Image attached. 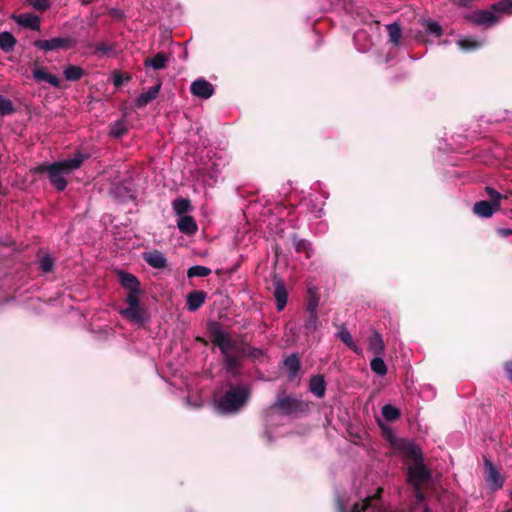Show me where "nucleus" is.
I'll return each mask as SVG.
<instances>
[{
  "label": "nucleus",
  "instance_id": "1",
  "mask_svg": "<svg viewBox=\"0 0 512 512\" xmlns=\"http://www.w3.org/2000/svg\"><path fill=\"white\" fill-rule=\"evenodd\" d=\"M207 331L211 342L217 346L222 354V363L225 370L233 376L239 375V369L242 367V361L246 356L245 342L237 345L229 333L222 330L221 323L218 321H208Z\"/></svg>",
  "mask_w": 512,
  "mask_h": 512
},
{
  "label": "nucleus",
  "instance_id": "2",
  "mask_svg": "<svg viewBox=\"0 0 512 512\" xmlns=\"http://www.w3.org/2000/svg\"><path fill=\"white\" fill-rule=\"evenodd\" d=\"M121 286L128 291L126 303L128 307L120 310V315L131 323L143 325L149 321L150 315L146 308L140 304V295L142 294L141 284L138 278L128 272H118Z\"/></svg>",
  "mask_w": 512,
  "mask_h": 512
},
{
  "label": "nucleus",
  "instance_id": "3",
  "mask_svg": "<svg viewBox=\"0 0 512 512\" xmlns=\"http://www.w3.org/2000/svg\"><path fill=\"white\" fill-rule=\"evenodd\" d=\"M83 154H76L71 159L53 162L51 164H40L34 168L36 174H46L50 184L58 191H64L67 187L66 176L80 168L85 160Z\"/></svg>",
  "mask_w": 512,
  "mask_h": 512
},
{
  "label": "nucleus",
  "instance_id": "4",
  "mask_svg": "<svg viewBox=\"0 0 512 512\" xmlns=\"http://www.w3.org/2000/svg\"><path fill=\"white\" fill-rule=\"evenodd\" d=\"M250 397L251 389L248 385L230 384L219 399L217 409L222 414H236L246 406Z\"/></svg>",
  "mask_w": 512,
  "mask_h": 512
},
{
  "label": "nucleus",
  "instance_id": "5",
  "mask_svg": "<svg viewBox=\"0 0 512 512\" xmlns=\"http://www.w3.org/2000/svg\"><path fill=\"white\" fill-rule=\"evenodd\" d=\"M271 409L277 411L283 416L298 419L309 413L310 406L306 401L298 399L292 395H287L283 392L282 394L277 395Z\"/></svg>",
  "mask_w": 512,
  "mask_h": 512
},
{
  "label": "nucleus",
  "instance_id": "6",
  "mask_svg": "<svg viewBox=\"0 0 512 512\" xmlns=\"http://www.w3.org/2000/svg\"><path fill=\"white\" fill-rule=\"evenodd\" d=\"M431 479V473L423 462H417L408 468V482L416 490H419L422 484H426Z\"/></svg>",
  "mask_w": 512,
  "mask_h": 512
},
{
  "label": "nucleus",
  "instance_id": "7",
  "mask_svg": "<svg viewBox=\"0 0 512 512\" xmlns=\"http://www.w3.org/2000/svg\"><path fill=\"white\" fill-rule=\"evenodd\" d=\"M465 19L475 26L490 28L498 22L499 16L492 9L475 10L465 15Z\"/></svg>",
  "mask_w": 512,
  "mask_h": 512
},
{
  "label": "nucleus",
  "instance_id": "8",
  "mask_svg": "<svg viewBox=\"0 0 512 512\" xmlns=\"http://www.w3.org/2000/svg\"><path fill=\"white\" fill-rule=\"evenodd\" d=\"M33 45L44 51L67 50L73 48L76 45V41L71 37H56L49 40H35Z\"/></svg>",
  "mask_w": 512,
  "mask_h": 512
},
{
  "label": "nucleus",
  "instance_id": "9",
  "mask_svg": "<svg viewBox=\"0 0 512 512\" xmlns=\"http://www.w3.org/2000/svg\"><path fill=\"white\" fill-rule=\"evenodd\" d=\"M273 296L276 300V307L278 311L284 310L288 300V291L284 281L277 275L273 277Z\"/></svg>",
  "mask_w": 512,
  "mask_h": 512
},
{
  "label": "nucleus",
  "instance_id": "10",
  "mask_svg": "<svg viewBox=\"0 0 512 512\" xmlns=\"http://www.w3.org/2000/svg\"><path fill=\"white\" fill-rule=\"evenodd\" d=\"M485 471H486V481L488 482L489 486L492 490H499L503 487L504 484V478L503 476L497 471L495 466L491 461H489L487 458H485Z\"/></svg>",
  "mask_w": 512,
  "mask_h": 512
},
{
  "label": "nucleus",
  "instance_id": "11",
  "mask_svg": "<svg viewBox=\"0 0 512 512\" xmlns=\"http://www.w3.org/2000/svg\"><path fill=\"white\" fill-rule=\"evenodd\" d=\"M383 491L382 487H378L373 495L367 496L361 503H355L352 506V512H365L369 508L379 509L380 506L377 503L381 500Z\"/></svg>",
  "mask_w": 512,
  "mask_h": 512
},
{
  "label": "nucleus",
  "instance_id": "12",
  "mask_svg": "<svg viewBox=\"0 0 512 512\" xmlns=\"http://www.w3.org/2000/svg\"><path fill=\"white\" fill-rule=\"evenodd\" d=\"M190 91L194 96L208 99L214 94V86L205 79H197L192 82Z\"/></svg>",
  "mask_w": 512,
  "mask_h": 512
},
{
  "label": "nucleus",
  "instance_id": "13",
  "mask_svg": "<svg viewBox=\"0 0 512 512\" xmlns=\"http://www.w3.org/2000/svg\"><path fill=\"white\" fill-rule=\"evenodd\" d=\"M207 298V293L203 290H193L186 297V306L190 312H195L202 307Z\"/></svg>",
  "mask_w": 512,
  "mask_h": 512
},
{
  "label": "nucleus",
  "instance_id": "14",
  "mask_svg": "<svg viewBox=\"0 0 512 512\" xmlns=\"http://www.w3.org/2000/svg\"><path fill=\"white\" fill-rule=\"evenodd\" d=\"M161 86L162 82L161 80H158L157 83L153 87H150L147 92L141 93L135 99V106L137 108H143L147 106L151 101L156 99L160 92Z\"/></svg>",
  "mask_w": 512,
  "mask_h": 512
},
{
  "label": "nucleus",
  "instance_id": "15",
  "mask_svg": "<svg viewBox=\"0 0 512 512\" xmlns=\"http://www.w3.org/2000/svg\"><path fill=\"white\" fill-rule=\"evenodd\" d=\"M284 367L288 371V380H294L301 369V359L298 354L293 353L284 359Z\"/></svg>",
  "mask_w": 512,
  "mask_h": 512
},
{
  "label": "nucleus",
  "instance_id": "16",
  "mask_svg": "<svg viewBox=\"0 0 512 512\" xmlns=\"http://www.w3.org/2000/svg\"><path fill=\"white\" fill-rule=\"evenodd\" d=\"M177 227L181 233L187 236L194 235L198 230L197 222L190 215L180 216L177 220Z\"/></svg>",
  "mask_w": 512,
  "mask_h": 512
},
{
  "label": "nucleus",
  "instance_id": "17",
  "mask_svg": "<svg viewBox=\"0 0 512 512\" xmlns=\"http://www.w3.org/2000/svg\"><path fill=\"white\" fill-rule=\"evenodd\" d=\"M33 77L37 82H46L55 88H59L61 84L60 79L56 75L47 72L41 67H35L33 69Z\"/></svg>",
  "mask_w": 512,
  "mask_h": 512
},
{
  "label": "nucleus",
  "instance_id": "18",
  "mask_svg": "<svg viewBox=\"0 0 512 512\" xmlns=\"http://www.w3.org/2000/svg\"><path fill=\"white\" fill-rule=\"evenodd\" d=\"M143 259L153 268L164 269L167 267L166 257L158 250L144 253Z\"/></svg>",
  "mask_w": 512,
  "mask_h": 512
},
{
  "label": "nucleus",
  "instance_id": "19",
  "mask_svg": "<svg viewBox=\"0 0 512 512\" xmlns=\"http://www.w3.org/2000/svg\"><path fill=\"white\" fill-rule=\"evenodd\" d=\"M500 208L487 200H481L474 204L473 213L479 217L489 218Z\"/></svg>",
  "mask_w": 512,
  "mask_h": 512
},
{
  "label": "nucleus",
  "instance_id": "20",
  "mask_svg": "<svg viewBox=\"0 0 512 512\" xmlns=\"http://www.w3.org/2000/svg\"><path fill=\"white\" fill-rule=\"evenodd\" d=\"M368 349L376 356H381L385 351V344L379 332L373 330L368 338Z\"/></svg>",
  "mask_w": 512,
  "mask_h": 512
},
{
  "label": "nucleus",
  "instance_id": "21",
  "mask_svg": "<svg viewBox=\"0 0 512 512\" xmlns=\"http://www.w3.org/2000/svg\"><path fill=\"white\" fill-rule=\"evenodd\" d=\"M309 390L317 398H322L326 391V382L324 376L321 374L313 375L309 381Z\"/></svg>",
  "mask_w": 512,
  "mask_h": 512
},
{
  "label": "nucleus",
  "instance_id": "22",
  "mask_svg": "<svg viewBox=\"0 0 512 512\" xmlns=\"http://www.w3.org/2000/svg\"><path fill=\"white\" fill-rule=\"evenodd\" d=\"M15 21L17 24L30 28L31 30L39 31L40 30V18L37 15L33 14H20L15 17Z\"/></svg>",
  "mask_w": 512,
  "mask_h": 512
},
{
  "label": "nucleus",
  "instance_id": "23",
  "mask_svg": "<svg viewBox=\"0 0 512 512\" xmlns=\"http://www.w3.org/2000/svg\"><path fill=\"white\" fill-rule=\"evenodd\" d=\"M169 58L166 53L158 52L154 57H148L144 60L145 67H152L155 70H160L166 67Z\"/></svg>",
  "mask_w": 512,
  "mask_h": 512
},
{
  "label": "nucleus",
  "instance_id": "24",
  "mask_svg": "<svg viewBox=\"0 0 512 512\" xmlns=\"http://www.w3.org/2000/svg\"><path fill=\"white\" fill-rule=\"evenodd\" d=\"M400 448L414 460V463L423 462L421 449L410 441H403Z\"/></svg>",
  "mask_w": 512,
  "mask_h": 512
},
{
  "label": "nucleus",
  "instance_id": "25",
  "mask_svg": "<svg viewBox=\"0 0 512 512\" xmlns=\"http://www.w3.org/2000/svg\"><path fill=\"white\" fill-rule=\"evenodd\" d=\"M419 23L424 28L425 33L434 35L435 37H441L443 35V29L438 22L421 18L419 19Z\"/></svg>",
  "mask_w": 512,
  "mask_h": 512
},
{
  "label": "nucleus",
  "instance_id": "26",
  "mask_svg": "<svg viewBox=\"0 0 512 512\" xmlns=\"http://www.w3.org/2000/svg\"><path fill=\"white\" fill-rule=\"evenodd\" d=\"M291 239L297 253H304L306 258L311 257L312 248L308 240L299 238L297 234H293Z\"/></svg>",
  "mask_w": 512,
  "mask_h": 512
},
{
  "label": "nucleus",
  "instance_id": "27",
  "mask_svg": "<svg viewBox=\"0 0 512 512\" xmlns=\"http://www.w3.org/2000/svg\"><path fill=\"white\" fill-rule=\"evenodd\" d=\"M172 208L175 214L179 216H184L193 209L191 201L188 198H176L172 202Z\"/></svg>",
  "mask_w": 512,
  "mask_h": 512
},
{
  "label": "nucleus",
  "instance_id": "28",
  "mask_svg": "<svg viewBox=\"0 0 512 512\" xmlns=\"http://www.w3.org/2000/svg\"><path fill=\"white\" fill-rule=\"evenodd\" d=\"M17 41L12 33L8 31L0 32V48L5 52L9 53L14 50Z\"/></svg>",
  "mask_w": 512,
  "mask_h": 512
},
{
  "label": "nucleus",
  "instance_id": "29",
  "mask_svg": "<svg viewBox=\"0 0 512 512\" xmlns=\"http://www.w3.org/2000/svg\"><path fill=\"white\" fill-rule=\"evenodd\" d=\"M320 326L317 312H306L304 329L307 334L314 333Z\"/></svg>",
  "mask_w": 512,
  "mask_h": 512
},
{
  "label": "nucleus",
  "instance_id": "30",
  "mask_svg": "<svg viewBox=\"0 0 512 512\" xmlns=\"http://www.w3.org/2000/svg\"><path fill=\"white\" fill-rule=\"evenodd\" d=\"M386 30L388 32L389 42H391L394 46H399L400 39L402 37L401 26L397 22H394L386 25Z\"/></svg>",
  "mask_w": 512,
  "mask_h": 512
},
{
  "label": "nucleus",
  "instance_id": "31",
  "mask_svg": "<svg viewBox=\"0 0 512 512\" xmlns=\"http://www.w3.org/2000/svg\"><path fill=\"white\" fill-rule=\"evenodd\" d=\"M64 77L68 81H78L85 74L84 69L76 65H68L63 71Z\"/></svg>",
  "mask_w": 512,
  "mask_h": 512
},
{
  "label": "nucleus",
  "instance_id": "32",
  "mask_svg": "<svg viewBox=\"0 0 512 512\" xmlns=\"http://www.w3.org/2000/svg\"><path fill=\"white\" fill-rule=\"evenodd\" d=\"M94 51L93 53L97 56L103 55H112L115 53L116 44L115 43H107V42H99L93 45Z\"/></svg>",
  "mask_w": 512,
  "mask_h": 512
},
{
  "label": "nucleus",
  "instance_id": "33",
  "mask_svg": "<svg viewBox=\"0 0 512 512\" xmlns=\"http://www.w3.org/2000/svg\"><path fill=\"white\" fill-rule=\"evenodd\" d=\"M320 297L314 288H308L306 312H317Z\"/></svg>",
  "mask_w": 512,
  "mask_h": 512
},
{
  "label": "nucleus",
  "instance_id": "34",
  "mask_svg": "<svg viewBox=\"0 0 512 512\" xmlns=\"http://www.w3.org/2000/svg\"><path fill=\"white\" fill-rule=\"evenodd\" d=\"M491 9L499 16L501 14H512V0H500L493 5Z\"/></svg>",
  "mask_w": 512,
  "mask_h": 512
},
{
  "label": "nucleus",
  "instance_id": "35",
  "mask_svg": "<svg viewBox=\"0 0 512 512\" xmlns=\"http://www.w3.org/2000/svg\"><path fill=\"white\" fill-rule=\"evenodd\" d=\"M458 46L463 51H473L482 47V42L471 37L458 40Z\"/></svg>",
  "mask_w": 512,
  "mask_h": 512
},
{
  "label": "nucleus",
  "instance_id": "36",
  "mask_svg": "<svg viewBox=\"0 0 512 512\" xmlns=\"http://www.w3.org/2000/svg\"><path fill=\"white\" fill-rule=\"evenodd\" d=\"M338 337L340 340L348 346L355 353H359L358 347L355 345L351 333L345 326H342L340 331L338 332Z\"/></svg>",
  "mask_w": 512,
  "mask_h": 512
},
{
  "label": "nucleus",
  "instance_id": "37",
  "mask_svg": "<svg viewBox=\"0 0 512 512\" xmlns=\"http://www.w3.org/2000/svg\"><path fill=\"white\" fill-rule=\"evenodd\" d=\"M371 370L377 375L384 376L387 374V366L381 356H376L370 362Z\"/></svg>",
  "mask_w": 512,
  "mask_h": 512
},
{
  "label": "nucleus",
  "instance_id": "38",
  "mask_svg": "<svg viewBox=\"0 0 512 512\" xmlns=\"http://www.w3.org/2000/svg\"><path fill=\"white\" fill-rule=\"evenodd\" d=\"M382 415L385 418V420L393 422L400 418L401 412L395 406L391 404H386L382 407Z\"/></svg>",
  "mask_w": 512,
  "mask_h": 512
},
{
  "label": "nucleus",
  "instance_id": "39",
  "mask_svg": "<svg viewBox=\"0 0 512 512\" xmlns=\"http://www.w3.org/2000/svg\"><path fill=\"white\" fill-rule=\"evenodd\" d=\"M211 274V269L201 265H195L187 270V277H206Z\"/></svg>",
  "mask_w": 512,
  "mask_h": 512
},
{
  "label": "nucleus",
  "instance_id": "40",
  "mask_svg": "<svg viewBox=\"0 0 512 512\" xmlns=\"http://www.w3.org/2000/svg\"><path fill=\"white\" fill-rule=\"evenodd\" d=\"M15 109L13 103L8 98L0 95V115H10L14 113Z\"/></svg>",
  "mask_w": 512,
  "mask_h": 512
},
{
  "label": "nucleus",
  "instance_id": "41",
  "mask_svg": "<svg viewBox=\"0 0 512 512\" xmlns=\"http://www.w3.org/2000/svg\"><path fill=\"white\" fill-rule=\"evenodd\" d=\"M127 131V126L123 120L116 121L111 127V135L115 138H121Z\"/></svg>",
  "mask_w": 512,
  "mask_h": 512
},
{
  "label": "nucleus",
  "instance_id": "42",
  "mask_svg": "<svg viewBox=\"0 0 512 512\" xmlns=\"http://www.w3.org/2000/svg\"><path fill=\"white\" fill-rule=\"evenodd\" d=\"M485 191L490 198L489 202L493 203L496 207L500 208V202L503 199V195L494 188L489 186L485 188Z\"/></svg>",
  "mask_w": 512,
  "mask_h": 512
},
{
  "label": "nucleus",
  "instance_id": "43",
  "mask_svg": "<svg viewBox=\"0 0 512 512\" xmlns=\"http://www.w3.org/2000/svg\"><path fill=\"white\" fill-rule=\"evenodd\" d=\"M131 78V75L128 73H121L119 71H115L113 73V84L116 88H119L124 84V82H129Z\"/></svg>",
  "mask_w": 512,
  "mask_h": 512
},
{
  "label": "nucleus",
  "instance_id": "44",
  "mask_svg": "<svg viewBox=\"0 0 512 512\" xmlns=\"http://www.w3.org/2000/svg\"><path fill=\"white\" fill-rule=\"evenodd\" d=\"M39 267H40L42 272L50 273V272L53 271L54 261H53V259L49 255H46V256L41 258V260L39 262Z\"/></svg>",
  "mask_w": 512,
  "mask_h": 512
},
{
  "label": "nucleus",
  "instance_id": "45",
  "mask_svg": "<svg viewBox=\"0 0 512 512\" xmlns=\"http://www.w3.org/2000/svg\"><path fill=\"white\" fill-rule=\"evenodd\" d=\"M26 2L40 12H45L50 8L49 0H26Z\"/></svg>",
  "mask_w": 512,
  "mask_h": 512
},
{
  "label": "nucleus",
  "instance_id": "46",
  "mask_svg": "<svg viewBox=\"0 0 512 512\" xmlns=\"http://www.w3.org/2000/svg\"><path fill=\"white\" fill-rule=\"evenodd\" d=\"M262 355H263V351L259 348H255V347L246 348L245 358L248 357L251 359H257V358H260Z\"/></svg>",
  "mask_w": 512,
  "mask_h": 512
},
{
  "label": "nucleus",
  "instance_id": "47",
  "mask_svg": "<svg viewBox=\"0 0 512 512\" xmlns=\"http://www.w3.org/2000/svg\"><path fill=\"white\" fill-rule=\"evenodd\" d=\"M508 379L512 382V360L506 361L503 365Z\"/></svg>",
  "mask_w": 512,
  "mask_h": 512
},
{
  "label": "nucleus",
  "instance_id": "48",
  "mask_svg": "<svg viewBox=\"0 0 512 512\" xmlns=\"http://www.w3.org/2000/svg\"><path fill=\"white\" fill-rule=\"evenodd\" d=\"M415 39L418 40L419 42L424 43V44L427 43V40L424 38V36H423L421 31L417 32V34L415 35Z\"/></svg>",
  "mask_w": 512,
  "mask_h": 512
},
{
  "label": "nucleus",
  "instance_id": "49",
  "mask_svg": "<svg viewBox=\"0 0 512 512\" xmlns=\"http://www.w3.org/2000/svg\"><path fill=\"white\" fill-rule=\"evenodd\" d=\"M195 340L203 345H208V341L207 339H205L204 337H201V336H197L195 338Z\"/></svg>",
  "mask_w": 512,
  "mask_h": 512
},
{
  "label": "nucleus",
  "instance_id": "50",
  "mask_svg": "<svg viewBox=\"0 0 512 512\" xmlns=\"http://www.w3.org/2000/svg\"><path fill=\"white\" fill-rule=\"evenodd\" d=\"M499 232H500L501 235H504V236H508V235L512 234V230L511 229H501Z\"/></svg>",
  "mask_w": 512,
  "mask_h": 512
},
{
  "label": "nucleus",
  "instance_id": "51",
  "mask_svg": "<svg viewBox=\"0 0 512 512\" xmlns=\"http://www.w3.org/2000/svg\"><path fill=\"white\" fill-rule=\"evenodd\" d=\"M472 0H459V2L464 5V6H467Z\"/></svg>",
  "mask_w": 512,
  "mask_h": 512
},
{
  "label": "nucleus",
  "instance_id": "52",
  "mask_svg": "<svg viewBox=\"0 0 512 512\" xmlns=\"http://www.w3.org/2000/svg\"><path fill=\"white\" fill-rule=\"evenodd\" d=\"M94 1L95 0H82V4L83 5H88V4H90V3L94 2Z\"/></svg>",
  "mask_w": 512,
  "mask_h": 512
},
{
  "label": "nucleus",
  "instance_id": "53",
  "mask_svg": "<svg viewBox=\"0 0 512 512\" xmlns=\"http://www.w3.org/2000/svg\"><path fill=\"white\" fill-rule=\"evenodd\" d=\"M423 512H432V510H431L429 507H427V506H426V507L424 508Z\"/></svg>",
  "mask_w": 512,
  "mask_h": 512
},
{
  "label": "nucleus",
  "instance_id": "54",
  "mask_svg": "<svg viewBox=\"0 0 512 512\" xmlns=\"http://www.w3.org/2000/svg\"><path fill=\"white\" fill-rule=\"evenodd\" d=\"M511 497H512V491H511Z\"/></svg>",
  "mask_w": 512,
  "mask_h": 512
}]
</instances>
